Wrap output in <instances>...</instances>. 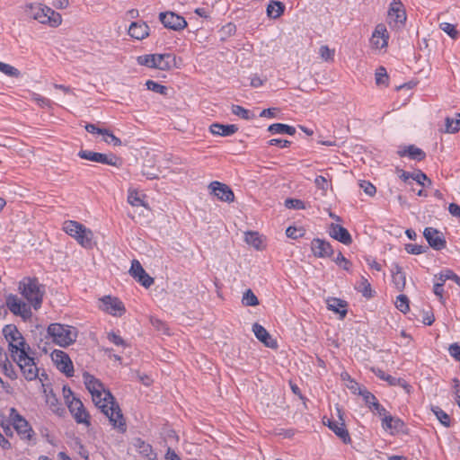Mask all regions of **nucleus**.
Segmentation results:
<instances>
[{
	"label": "nucleus",
	"instance_id": "nucleus-1",
	"mask_svg": "<svg viewBox=\"0 0 460 460\" xmlns=\"http://www.w3.org/2000/svg\"><path fill=\"white\" fill-rule=\"evenodd\" d=\"M84 382L92 394L93 402L107 416L111 424L119 431H125V419L111 392L106 390L98 379L89 374L84 375Z\"/></svg>",
	"mask_w": 460,
	"mask_h": 460
},
{
	"label": "nucleus",
	"instance_id": "nucleus-2",
	"mask_svg": "<svg viewBox=\"0 0 460 460\" xmlns=\"http://www.w3.org/2000/svg\"><path fill=\"white\" fill-rule=\"evenodd\" d=\"M28 8L31 16L41 24L57 28L62 23L61 14L43 4H31Z\"/></svg>",
	"mask_w": 460,
	"mask_h": 460
},
{
	"label": "nucleus",
	"instance_id": "nucleus-3",
	"mask_svg": "<svg viewBox=\"0 0 460 460\" xmlns=\"http://www.w3.org/2000/svg\"><path fill=\"white\" fill-rule=\"evenodd\" d=\"M47 332L52 341L60 347H67L73 344L78 336L77 329L66 324L51 323Z\"/></svg>",
	"mask_w": 460,
	"mask_h": 460
},
{
	"label": "nucleus",
	"instance_id": "nucleus-4",
	"mask_svg": "<svg viewBox=\"0 0 460 460\" xmlns=\"http://www.w3.org/2000/svg\"><path fill=\"white\" fill-rule=\"evenodd\" d=\"M3 333L8 342L9 351L13 359L29 351V345L14 325H6L3 329Z\"/></svg>",
	"mask_w": 460,
	"mask_h": 460
},
{
	"label": "nucleus",
	"instance_id": "nucleus-5",
	"mask_svg": "<svg viewBox=\"0 0 460 460\" xmlns=\"http://www.w3.org/2000/svg\"><path fill=\"white\" fill-rule=\"evenodd\" d=\"M19 289L21 294L35 309L40 307L45 289L43 286L39 284L36 279H23L20 282Z\"/></svg>",
	"mask_w": 460,
	"mask_h": 460
},
{
	"label": "nucleus",
	"instance_id": "nucleus-6",
	"mask_svg": "<svg viewBox=\"0 0 460 460\" xmlns=\"http://www.w3.org/2000/svg\"><path fill=\"white\" fill-rule=\"evenodd\" d=\"M137 64L150 68L160 70H170L176 66V58L172 54H148L139 56L137 58Z\"/></svg>",
	"mask_w": 460,
	"mask_h": 460
},
{
	"label": "nucleus",
	"instance_id": "nucleus-7",
	"mask_svg": "<svg viewBox=\"0 0 460 460\" xmlns=\"http://www.w3.org/2000/svg\"><path fill=\"white\" fill-rule=\"evenodd\" d=\"M63 229L67 234L75 238L82 246L86 248L92 246L93 234L84 225L76 221L69 220L64 223Z\"/></svg>",
	"mask_w": 460,
	"mask_h": 460
},
{
	"label": "nucleus",
	"instance_id": "nucleus-8",
	"mask_svg": "<svg viewBox=\"0 0 460 460\" xmlns=\"http://www.w3.org/2000/svg\"><path fill=\"white\" fill-rule=\"evenodd\" d=\"M9 420L22 439L31 440L32 438L34 436L33 429L15 408L9 410Z\"/></svg>",
	"mask_w": 460,
	"mask_h": 460
},
{
	"label": "nucleus",
	"instance_id": "nucleus-9",
	"mask_svg": "<svg viewBox=\"0 0 460 460\" xmlns=\"http://www.w3.org/2000/svg\"><path fill=\"white\" fill-rule=\"evenodd\" d=\"M78 156L82 159L100 163L102 164H109L115 167H119L121 165L120 158L112 154L106 155L93 151L81 150L78 153Z\"/></svg>",
	"mask_w": 460,
	"mask_h": 460
},
{
	"label": "nucleus",
	"instance_id": "nucleus-10",
	"mask_svg": "<svg viewBox=\"0 0 460 460\" xmlns=\"http://www.w3.org/2000/svg\"><path fill=\"white\" fill-rule=\"evenodd\" d=\"M25 352L24 355H21L13 359L19 366L23 376L28 381L35 380L39 376V368L37 367L34 358Z\"/></svg>",
	"mask_w": 460,
	"mask_h": 460
},
{
	"label": "nucleus",
	"instance_id": "nucleus-11",
	"mask_svg": "<svg viewBox=\"0 0 460 460\" xmlns=\"http://www.w3.org/2000/svg\"><path fill=\"white\" fill-rule=\"evenodd\" d=\"M67 407L78 424H84L86 427L91 425L90 415L78 398L72 397L71 401H67Z\"/></svg>",
	"mask_w": 460,
	"mask_h": 460
},
{
	"label": "nucleus",
	"instance_id": "nucleus-12",
	"mask_svg": "<svg viewBox=\"0 0 460 460\" xmlns=\"http://www.w3.org/2000/svg\"><path fill=\"white\" fill-rule=\"evenodd\" d=\"M389 33L385 24L379 23L376 26L370 38V46L374 50L381 51L388 46Z\"/></svg>",
	"mask_w": 460,
	"mask_h": 460
},
{
	"label": "nucleus",
	"instance_id": "nucleus-13",
	"mask_svg": "<svg viewBox=\"0 0 460 460\" xmlns=\"http://www.w3.org/2000/svg\"><path fill=\"white\" fill-rule=\"evenodd\" d=\"M100 309L113 316H121L126 309L123 303L115 296H105L100 299Z\"/></svg>",
	"mask_w": 460,
	"mask_h": 460
},
{
	"label": "nucleus",
	"instance_id": "nucleus-14",
	"mask_svg": "<svg viewBox=\"0 0 460 460\" xmlns=\"http://www.w3.org/2000/svg\"><path fill=\"white\" fill-rule=\"evenodd\" d=\"M406 21V13L400 0H393L388 11V22L394 27H401Z\"/></svg>",
	"mask_w": 460,
	"mask_h": 460
},
{
	"label": "nucleus",
	"instance_id": "nucleus-15",
	"mask_svg": "<svg viewBox=\"0 0 460 460\" xmlns=\"http://www.w3.org/2000/svg\"><path fill=\"white\" fill-rule=\"evenodd\" d=\"M6 305L13 314L19 315L23 319H29L31 316L30 305L14 295H9L7 296Z\"/></svg>",
	"mask_w": 460,
	"mask_h": 460
},
{
	"label": "nucleus",
	"instance_id": "nucleus-16",
	"mask_svg": "<svg viewBox=\"0 0 460 460\" xmlns=\"http://www.w3.org/2000/svg\"><path fill=\"white\" fill-rule=\"evenodd\" d=\"M51 359L56 367L67 376H73L74 367L69 356L59 349H55L51 353Z\"/></svg>",
	"mask_w": 460,
	"mask_h": 460
},
{
	"label": "nucleus",
	"instance_id": "nucleus-17",
	"mask_svg": "<svg viewBox=\"0 0 460 460\" xmlns=\"http://www.w3.org/2000/svg\"><path fill=\"white\" fill-rule=\"evenodd\" d=\"M211 193L219 200L231 203L234 200V194L232 190L225 183L219 181H212L209 186Z\"/></svg>",
	"mask_w": 460,
	"mask_h": 460
},
{
	"label": "nucleus",
	"instance_id": "nucleus-18",
	"mask_svg": "<svg viewBox=\"0 0 460 460\" xmlns=\"http://www.w3.org/2000/svg\"><path fill=\"white\" fill-rule=\"evenodd\" d=\"M161 22L169 29L174 31L184 29L187 22L183 17L174 13H161L159 15Z\"/></svg>",
	"mask_w": 460,
	"mask_h": 460
},
{
	"label": "nucleus",
	"instance_id": "nucleus-19",
	"mask_svg": "<svg viewBox=\"0 0 460 460\" xmlns=\"http://www.w3.org/2000/svg\"><path fill=\"white\" fill-rule=\"evenodd\" d=\"M129 273L145 288H149L154 283V279L146 272L137 260L132 261Z\"/></svg>",
	"mask_w": 460,
	"mask_h": 460
},
{
	"label": "nucleus",
	"instance_id": "nucleus-20",
	"mask_svg": "<svg viewBox=\"0 0 460 460\" xmlns=\"http://www.w3.org/2000/svg\"><path fill=\"white\" fill-rule=\"evenodd\" d=\"M423 235L433 249L439 251L445 248L446 240L438 230L433 227H426Z\"/></svg>",
	"mask_w": 460,
	"mask_h": 460
},
{
	"label": "nucleus",
	"instance_id": "nucleus-21",
	"mask_svg": "<svg viewBox=\"0 0 460 460\" xmlns=\"http://www.w3.org/2000/svg\"><path fill=\"white\" fill-rule=\"evenodd\" d=\"M323 424L328 426L343 443L349 444L351 441L350 436L345 427V422H339L335 420L323 418Z\"/></svg>",
	"mask_w": 460,
	"mask_h": 460
},
{
	"label": "nucleus",
	"instance_id": "nucleus-22",
	"mask_svg": "<svg viewBox=\"0 0 460 460\" xmlns=\"http://www.w3.org/2000/svg\"><path fill=\"white\" fill-rule=\"evenodd\" d=\"M311 250L315 257L325 258L330 257L333 253L331 244L322 239H314L311 243Z\"/></svg>",
	"mask_w": 460,
	"mask_h": 460
},
{
	"label": "nucleus",
	"instance_id": "nucleus-23",
	"mask_svg": "<svg viewBox=\"0 0 460 460\" xmlns=\"http://www.w3.org/2000/svg\"><path fill=\"white\" fill-rule=\"evenodd\" d=\"M252 332L256 338L262 342L266 347L275 349L278 347L276 340H274L269 332L261 324L254 323L252 325Z\"/></svg>",
	"mask_w": 460,
	"mask_h": 460
},
{
	"label": "nucleus",
	"instance_id": "nucleus-24",
	"mask_svg": "<svg viewBox=\"0 0 460 460\" xmlns=\"http://www.w3.org/2000/svg\"><path fill=\"white\" fill-rule=\"evenodd\" d=\"M329 234L335 240L344 243L350 244L352 238L349 231L343 226L337 224H331L329 226Z\"/></svg>",
	"mask_w": 460,
	"mask_h": 460
},
{
	"label": "nucleus",
	"instance_id": "nucleus-25",
	"mask_svg": "<svg viewBox=\"0 0 460 460\" xmlns=\"http://www.w3.org/2000/svg\"><path fill=\"white\" fill-rule=\"evenodd\" d=\"M128 34L136 40H143L149 35V27L141 22H133L128 28Z\"/></svg>",
	"mask_w": 460,
	"mask_h": 460
},
{
	"label": "nucleus",
	"instance_id": "nucleus-26",
	"mask_svg": "<svg viewBox=\"0 0 460 460\" xmlns=\"http://www.w3.org/2000/svg\"><path fill=\"white\" fill-rule=\"evenodd\" d=\"M238 128L235 125H223L219 123H214L210 126L209 131L211 134L221 137L232 136L237 132Z\"/></svg>",
	"mask_w": 460,
	"mask_h": 460
},
{
	"label": "nucleus",
	"instance_id": "nucleus-27",
	"mask_svg": "<svg viewBox=\"0 0 460 460\" xmlns=\"http://www.w3.org/2000/svg\"><path fill=\"white\" fill-rule=\"evenodd\" d=\"M285 10V5L279 1H270L267 6V15L272 19L279 18Z\"/></svg>",
	"mask_w": 460,
	"mask_h": 460
},
{
	"label": "nucleus",
	"instance_id": "nucleus-28",
	"mask_svg": "<svg viewBox=\"0 0 460 460\" xmlns=\"http://www.w3.org/2000/svg\"><path fill=\"white\" fill-rule=\"evenodd\" d=\"M403 423L399 419H394L391 415L385 416L382 420V426L385 430H389L390 433H394V430H399L402 427Z\"/></svg>",
	"mask_w": 460,
	"mask_h": 460
},
{
	"label": "nucleus",
	"instance_id": "nucleus-29",
	"mask_svg": "<svg viewBox=\"0 0 460 460\" xmlns=\"http://www.w3.org/2000/svg\"><path fill=\"white\" fill-rule=\"evenodd\" d=\"M244 241L256 250H262L264 248L261 236L257 232L245 233Z\"/></svg>",
	"mask_w": 460,
	"mask_h": 460
},
{
	"label": "nucleus",
	"instance_id": "nucleus-30",
	"mask_svg": "<svg viewBox=\"0 0 460 460\" xmlns=\"http://www.w3.org/2000/svg\"><path fill=\"white\" fill-rule=\"evenodd\" d=\"M376 375L378 377H380L381 379L387 381L392 385H401L407 391V393H410L411 385H408L404 380L400 379V378L397 379L392 376L386 375L384 371H382L380 369L376 372Z\"/></svg>",
	"mask_w": 460,
	"mask_h": 460
},
{
	"label": "nucleus",
	"instance_id": "nucleus-31",
	"mask_svg": "<svg viewBox=\"0 0 460 460\" xmlns=\"http://www.w3.org/2000/svg\"><path fill=\"white\" fill-rule=\"evenodd\" d=\"M393 282L398 290H402L405 287V275L399 265H395L393 270Z\"/></svg>",
	"mask_w": 460,
	"mask_h": 460
},
{
	"label": "nucleus",
	"instance_id": "nucleus-32",
	"mask_svg": "<svg viewBox=\"0 0 460 460\" xmlns=\"http://www.w3.org/2000/svg\"><path fill=\"white\" fill-rule=\"evenodd\" d=\"M268 130L272 134H288L293 136L296 133V128L294 127L282 124V123H275L271 124Z\"/></svg>",
	"mask_w": 460,
	"mask_h": 460
},
{
	"label": "nucleus",
	"instance_id": "nucleus-33",
	"mask_svg": "<svg viewBox=\"0 0 460 460\" xmlns=\"http://www.w3.org/2000/svg\"><path fill=\"white\" fill-rule=\"evenodd\" d=\"M400 155H409L411 159L421 161L425 158V153L415 146H409L405 150L399 152Z\"/></svg>",
	"mask_w": 460,
	"mask_h": 460
},
{
	"label": "nucleus",
	"instance_id": "nucleus-34",
	"mask_svg": "<svg viewBox=\"0 0 460 460\" xmlns=\"http://www.w3.org/2000/svg\"><path fill=\"white\" fill-rule=\"evenodd\" d=\"M327 305L329 310L341 314L342 317L347 314V310L345 309L346 304L341 299L332 298L327 301Z\"/></svg>",
	"mask_w": 460,
	"mask_h": 460
},
{
	"label": "nucleus",
	"instance_id": "nucleus-35",
	"mask_svg": "<svg viewBox=\"0 0 460 460\" xmlns=\"http://www.w3.org/2000/svg\"><path fill=\"white\" fill-rule=\"evenodd\" d=\"M456 119H446V131L447 133L454 134L460 130V114L457 113Z\"/></svg>",
	"mask_w": 460,
	"mask_h": 460
},
{
	"label": "nucleus",
	"instance_id": "nucleus-36",
	"mask_svg": "<svg viewBox=\"0 0 460 460\" xmlns=\"http://www.w3.org/2000/svg\"><path fill=\"white\" fill-rule=\"evenodd\" d=\"M128 202L134 207L142 206L147 208L146 203L141 199L138 192L136 190H129L128 195Z\"/></svg>",
	"mask_w": 460,
	"mask_h": 460
},
{
	"label": "nucleus",
	"instance_id": "nucleus-37",
	"mask_svg": "<svg viewBox=\"0 0 460 460\" xmlns=\"http://www.w3.org/2000/svg\"><path fill=\"white\" fill-rule=\"evenodd\" d=\"M242 303L246 306H255L259 305V300L251 289H247L243 293Z\"/></svg>",
	"mask_w": 460,
	"mask_h": 460
},
{
	"label": "nucleus",
	"instance_id": "nucleus-38",
	"mask_svg": "<svg viewBox=\"0 0 460 460\" xmlns=\"http://www.w3.org/2000/svg\"><path fill=\"white\" fill-rule=\"evenodd\" d=\"M0 72L4 73V75L18 78L21 75V72L14 66L5 64L4 62L0 61Z\"/></svg>",
	"mask_w": 460,
	"mask_h": 460
},
{
	"label": "nucleus",
	"instance_id": "nucleus-39",
	"mask_svg": "<svg viewBox=\"0 0 460 460\" xmlns=\"http://www.w3.org/2000/svg\"><path fill=\"white\" fill-rule=\"evenodd\" d=\"M321 58L326 62H332L334 59L335 50L330 49L327 45H323L319 49Z\"/></svg>",
	"mask_w": 460,
	"mask_h": 460
},
{
	"label": "nucleus",
	"instance_id": "nucleus-40",
	"mask_svg": "<svg viewBox=\"0 0 460 460\" xmlns=\"http://www.w3.org/2000/svg\"><path fill=\"white\" fill-rule=\"evenodd\" d=\"M146 88L152 92L160 93L162 95L167 94V87L164 85H162L155 81L147 80L146 82Z\"/></svg>",
	"mask_w": 460,
	"mask_h": 460
},
{
	"label": "nucleus",
	"instance_id": "nucleus-41",
	"mask_svg": "<svg viewBox=\"0 0 460 460\" xmlns=\"http://www.w3.org/2000/svg\"><path fill=\"white\" fill-rule=\"evenodd\" d=\"M357 289L363 294L366 297H371L372 296V290L370 283L367 279L362 277L360 282L357 286Z\"/></svg>",
	"mask_w": 460,
	"mask_h": 460
},
{
	"label": "nucleus",
	"instance_id": "nucleus-42",
	"mask_svg": "<svg viewBox=\"0 0 460 460\" xmlns=\"http://www.w3.org/2000/svg\"><path fill=\"white\" fill-rule=\"evenodd\" d=\"M432 411L438 418V420L445 426L449 427L450 426V418L448 414H447L443 410H441L439 407H432Z\"/></svg>",
	"mask_w": 460,
	"mask_h": 460
},
{
	"label": "nucleus",
	"instance_id": "nucleus-43",
	"mask_svg": "<svg viewBox=\"0 0 460 460\" xmlns=\"http://www.w3.org/2000/svg\"><path fill=\"white\" fill-rule=\"evenodd\" d=\"M0 367H2V371L4 376L9 377L12 380H14L17 378L16 371L13 367V366L10 363V361L7 359V361L3 362Z\"/></svg>",
	"mask_w": 460,
	"mask_h": 460
},
{
	"label": "nucleus",
	"instance_id": "nucleus-44",
	"mask_svg": "<svg viewBox=\"0 0 460 460\" xmlns=\"http://www.w3.org/2000/svg\"><path fill=\"white\" fill-rule=\"evenodd\" d=\"M388 75L385 67L380 66L376 71V83L377 85H387Z\"/></svg>",
	"mask_w": 460,
	"mask_h": 460
},
{
	"label": "nucleus",
	"instance_id": "nucleus-45",
	"mask_svg": "<svg viewBox=\"0 0 460 460\" xmlns=\"http://www.w3.org/2000/svg\"><path fill=\"white\" fill-rule=\"evenodd\" d=\"M395 305L402 313H407L410 309L408 297L405 295L398 296Z\"/></svg>",
	"mask_w": 460,
	"mask_h": 460
},
{
	"label": "nucleus",
	"instance_id": "nucleus-46",
	"mask_svg": "<svg viewBox=\"0 0 460 460\" xmlns=\"http://www.w3.org/2000/svg\"><path fill=\"white\" fill-rule=\"evenodd\" d=\"M411 178L423 187H430L432 181L421 172L411 174Z\"/></svg>",
	"mask_w": 460,
	"mask_h": 460
},
{
	"label": "nucleus",
	"instance_id": "nucleus-47",
	"mask_svg": "<svg viewBox=\"0 0 460 460\" xmlns=\"http://www.w3.org/2000/svg\"><path fill=\"white\" fill-rule=\"evenodd\" d=\"M440 29L454 40L458 37L459 33L454 24L449 22H442L440 23Z\"/></svg>",
	"mask_w": 460,
	"mask_h": 460
},
{
	"label": "nucleus",
	"instance_id": "nucleus-48",
	"mask_svg": "<svg viewBox=\"0 0 460 460\" xmlns=\"http://www.w3.org/2000/svg\"><path fill=\"white\" fill-rule=\"evenodd\" d=\"M231 111H232L233 114L236 115L238 117H241L242 119H251L250 111L242 106L233 105L231 108Z\"/></svg>",
	"mask_w": 460,
	"mask_h": 460
},
{
	"label": "nucleus",
	"instance_id": "nucleus-49",
	"mask_svg": "<svg viewBox=\"0 0 460 460\" xmlns=\"http://www.w3.org/2000/svg\"><path fill=\"white\" fill-rule=\"evenodd\" d=\"M315 186L323 191V195H326L327 190L329 188V183L327 179L324 176H317L314 180Z\"/></svg>",
	"mask_w": 460,
	"mask_h": 460
},
{
	"label": "nucleus",
	"instance_id": "nucleus-50",
	"mask_svg": "<svg viewBox=\"0 0 460 460\" xmlns=\"http://www.w3.org/2000/svg\"><path fill=\"white\" fill-rule=\"evenodd\" d=\"M285 206L288 208H295V209H305V208L304 202L297 199H286Z\"/></svg>",
	"mask_w": 460,
	"mask_h": 460
},
{
	"label": "nucleus",
	"instance_id": "nucleus-51",
	"mask_svg": "<svg viewBox=\"0 0 460 460\" xmlns=\"http://www.w3.org/2000/svg\"><path fill=\"white\" fill-rule=\"evenodd\" d=\"M104 136V141L108 144H113L114 146H121V141L119 137L114 136L112 132L108 129H105V132L102 134Z\"/></svg>",
	"mask_w": 460,
	"mask_h": 460
},
{
	"label": "nucleus",
	"instance_id": "nucleus-52",
	"mask_svg": "<svg viewBox=\"0 0 460 460\" xmlns=\"http://www.w3.org/2000/svg\"><path fill=\"white\" fill-rule=\"evenodd\" d=\"M345 376L348 377V381H349L348 384H347V387L353 394H361L365 388L361 387L357 382H355L354 380L350 379L348 374H345Z\"/></svg>",
	"mask_w": 460,
	"mask_h": 460
},
{
	"label": "nucleus",
	"instance_id": "nucleus-53",
	"mask_svg": "<svg viewBox=\"0 0 460 460\" xmlns=\"http://www.w3.org/2000/svg\"><path fill=\"white\" fill-rule=\"evenodd\" d=\"M359 186L363 189L364 192L370 197H373L376 192V187L369 181H361Z\"/></svg>",
	"mask_w": 460,
	"mask_h": 460
},
{
	"label": "nucleus",
	"instance_id": "nucleus-54",
	"mask_svg": "<svg viewBox=\"0 0 460 460\" xmlns=\"http://www.w3.org/2000/svg\"><path fill=\"white\" fill-rule=\"evenodd\" d=\"M405 250L407 252L411 254H421L425 252L426 248L422 245L408 243L405 245Z\"/></svg>",
	"mask_w": 460,
	"mask_h": 460
},
{
	"label": "nucleus",
	"instance_id": "nucleus-55",
	"mask_svg": "<svg viewBox=\"0 0 460 460\" xmlns=\"http://www.w3.org/2000/svg\"><path fill=\"white\" fill-rule=\"evenodd\" d=\"M360 395L363 396V399H364L366 404H367L369 406V408H372L376 403L378 402L376 401V398L375 397V395L372 394L370 392H368L366 389H364V391L362 392V394Z\"/></svg>",
	"mask_w": 460,
	"mask_h": 460
},
{
	"label": "nucleus",
	"instance_id": "nucleus-56",
	"mask_svg": "<svg viewBox=\"0 0 460 460\" xmlns=\"http://www.w3.org/2000/svg\"><path fill=\"white\" fill-rule=\"evenodd\" d=\"M46 402L51 408L53 411H57L58 410V398L56 395L50 391L49 393L46 394Z\"/></svg>",
	"mask_w": 460,
	"mask_h": 460
},
{
	"label": "nucleus",
	"instance_id": "nucleus-57",
	"mask_svg": "<svg viewBox=\"0 0 460 460\" xmlns=\"http://www.w3.org/2000/svg\"><path fill=\"white\" fill-rule=\"evenodd\" d=\"M334 261L341 266L345 270H349L350 262L342 255L341 252L337 254V257L334 259Z\"/></svg>",
	"mask_w": 460,
	"mask_h": 460
},
{
	"label": "nucleus",
	"instance_id": "nucleus-58",
	"mask_svg": "<svg viewBox=\"0 0 460 460\" xmlns=\"http://www.w3.org/2000/svg\"><path fill=\"white\" fill-rule=\"evenodd\" d=\"M451 276H452V270H446L440 272L438 275L435 276V279L437 280L436 282L442 283L444 285V283L447 279H451Z\"/></svg>",
	"mask_w": 460,
	"mask_h": 460
},
{
	"label": "nucleus",
	"instance_id": "nucleus-59",
	"mask_svg": "<svg viewBox=\"0 0 460 460\" xmlns=\"http://www.w3.org/2000/svg\"><path fill=\"white\" fill-rule=\"evenodd\" d=\"M448 351L453 358L460 361V345L458 343L451 344L448 348Z\"/></svg>",
	"mask_w": 460,
	"mask_h": 460
},
{
	"label": "nucleus",
	"instance_id": "nucleus-60",
	"mask_svg": "<svg viewBox=\"0 0 460 460\" xmlns=\"http://www.w3.org/2000/svg\"><path fill=\"white\" fill-rule=\"evenodd\" d=\"M32 100L34 102H36L41 107L50 106V103H51L49 100L46 99L45 97H43L38 93L32 94Z\"/></svg>",
	"mask_w": 460,
	"mask_h": 460
},
{
	"label": "nucleus",
	"instance_id": "nucleus-61",
	"mask_svg": "<svg viewBox=\"0 0 460 460\" xmlns=\"http://www.w3.org/2000/svg\"><path fill=\"white\" fill-rule=\"evenodd\" d=\"M286 234L289 238L296 239V238L302 236L303 233H302V230H297L296 227L289 226L286 230Z\"/></svg>",
	"mask_w": 460,
	"mask_h": 460
},
{
	"label": "nucleus",
	"instance_id": "nucleus-62",
	"mask_svg": "<svg viewBox=\"0 0 460 460\" xmlns=\"http://www.w3.org/2000/svg\"><path fill=\"white\" fill-rule=\"evenodd\" d=\"M108 339H109L110 341H111L115 345H118V346H124L125 345L124 340L120 336L117 335L114 332L109 333L108 334Z\"/></svg>",
	"mask_w": 460,
	"mask_h": 460
},
{
	"label": "nucleus",
	"instance_id": "nucleus-63",
	"mask_svg": "<svg viewBox=\"0 0 460 460\" xmlns=\"http://www.w3.org/2000/svg\"><path fill=\"white\" fill-rule=\"evenodd\" d=\"M443 284L442 283H438V282H435L434 284V288H433V292L434 294L438 296L439 300L441 303H444V298H443Z\"/></svg>",
	"mask_w": 460,
	"mask_h": 460
},
{
	"label": "nucleus",
	"instance_id": "nucleus-64",
	"mask_svg": "<svg viewBox=\"0 0 460 460\" xmlns=\"http://www.w3.org/2000/svg\"><path fill=\"white\" fill-rule=\"evenodd\" d=\"M449 213L456 217L460 218V206L456 203H451L448 207Z\"/></svg>",
	"mask_w": 460,
	"mask_h": 460
}]
</instances>
